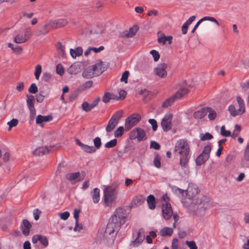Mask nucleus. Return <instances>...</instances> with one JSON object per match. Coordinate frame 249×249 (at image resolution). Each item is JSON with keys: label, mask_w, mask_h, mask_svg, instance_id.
<instances>
[{"label": "nucleus", "mask_w": 249, "mask_h": 249, "mask_svg": "<svg viewBox=\"0 0 249 249\" xmlns=\"http://www.w3.org/2000/svg\"><path fill=\"white\" fill-rule=\"evenodd\" d=\"M126 213L121 208H117L114 214L110 218L105 230V233L111 235V240L114 241L117 233L113 235L115 230L118 231L121 226L125 223Z\"/></svg>", "instance_id": "f257e3e1"}, {"label": "nucleus", "mask_w": 249, "mask_h": 249, "mask_svg": "<svg viewBox=\"0 0 249 249\" xmlns=\"http://www.w3.org/2000/svg\"><path fill=\"white\" fill-rule=\"evenodd\" d=\"M210 198L202 196L194 199L188 206H186L188 212L196 217H202L205 214L207 209L210 207Z\"/></svg>", "instance_id": "f03ea898"}, {"label": "nucleus", "mask_w": 249, "mask_h": 249, "mask_svg": "<svg viewBox=\"0 0 249 249\" xmlns=\"http://www.w3.org/2000/svg\"><path fill=\"white\" fill-rule=\"evenodd\" d=\"M174 152L179 154V164L185 173L189 172L188 161L191 154L189 145L184 140H179L176 143Z\"/></svg>", "instance_id": "7ed1b4c3"}, {"label": "nucleus", "mask_w": 249, "mask_h": 249, "mask_svg": "<svg viewBox=\"0 0 249 249\" xmlns=\"http://www.w3.org/2000/svg\"><path fill=\"white\" fill-rule=\"evenodd\" d=\"M118 185L116 183L107 186L104 190V201L106 206H110L116 198V190Z\"/></svg>", "instance_id": "20e7f679"}, {"label": "nucleus", "mask_w": 249, "mask_h": 249, "mask_svg": "<svg viewBox=\"0 0 249 249\" xmlns=\"http://www.w3.org/2000/svg\"><path fill=\"white\" fill-rule=\"evenodd\" d=\"M188 90L186 88H183L178 91L175 94L166 99L162 104V107H167L171 106L177 99H181L183 96L187 94Z\"/></svg>", "instance_id": "39448f33"}, {"label": "nucleus", "mask_w": 249, "mask_h": 249, "mask_svg": "<svg viewBox=\"0 0 249 249\" xmlns=\"http://www.w3.org/2000/svg\"><path fill=\"white\" fill-rule=\"evenodd\" d=\"M122 114L123 111H119L112 115L106 128V130L107 132H111L115 128L119 120L122 118Z\"/></svg>", "instance_id": "423d86ee"}, {"label": "nucleus", "mask_w": 249, "mask_h": 249, "mask_svg": "<svg viewBox=\"0 0 249 249\" xmlns=\"http://www.w3.org/2000/svg\"><path fill=\"white\" fill-rule=\"evenodd\" d=\"M211 151V146L210 145H206L201 154H200L196 159V164L200 166L205 162L210 157V153Z\"/></svg>", "instance_id": "0eeeda50"}, {"label": "nucleus", "mask_w": 249, "mask_h": 249, "mask_svg": "<svg viewBox=\"0 0 249 249\" xmlns=\"http://www.w3.org/2000/svg\"><path fill=\"white\" fill-rule=\"evenodd\" d=\"M86 176L85 172H79L75 173H68L66 175L65 178L71 181L72 184H75L76 182L83 180Z\"/></svg>", "instance_id": "6e6552de"}, {"label": "nucleus", "mask_w": 249, "mask_h": 249, "mask_svg": "<svg viewBox=\"0 0 249 249\" xmlns=\"http://www.w3.org/2000/svg\"><path fill=\"white\" fill-rule=\"evenodd\" d=\"M91 67L95 74V76H98L107 69L108 66L104 62L98 60L95 64L91 65Z\"/></svg>", "instance_id": "1a4fd4ad"}, {"label": "nucleus", "mask_w": 249, "mask_h": 249, "mask_svg": "<svg viewBox=\"0 0 249 249\" xmlns=\"http://www.w3.org/2000/svg\"><path fill=\"white\" fill-rule=\"evenodd\" d=\"M141 119V117L138 114H133L127 117L125 122V127L126 130H128L132 126L138 123Z\"/></svg>", "instance_id": "9d476101"}, {"label": "nucleus", "mask_w": 249, "mask_h": 249, "mask_svg": "<svg viewBox=\"0 0 249 249\" xmlns=\"http://www.w3.org/2000/svg\"><path fill=\"white\" fill-rule=\"evenodd\" d=\"M173 115L171 114H166L161 122V125L164 131L167 132L172 127Z\"/></svg>", "instance_id": "9b49d317"}, {"label": "nucleus", "mask_w": 249, "mask_h": 249, "mask_svg": "<svg viewBox=\"0 0 249 249\" xmlns=\"http://www.w3.org/2000/svg\"><path fill=\"white\" fill-rule=\"evenodd\" d=\"M167 65L165 63H161L157 65L154 69V72L155 75L160 78H164L167 76V73L166 71Z\"/></svg>", "instance_id": "f8f14e48"}, {"label": "nucleus", "mask_w": 249, "mask_h": 249, "mask_svg": "<svg viewBox=\"0 0 249 249\" xmlns=\"http://www.w3.org/2000/svg\"><path fill=\"white\" fill-rule=\"evenodd\" d=\"M199 192L198 186L193 183L189 184L188 188L186 190V195L187 198L191 201L192 197L197 195Z\"/></svg>", "instance_id": "ddd939ff"}, {"label": "nucleus", "mask_w": 249, "mask_h": 249, "mask_svg": "<svg viewBox=\"0 0 249 249\" xmlns=\"http://www.w3.org/2000/svg\"><path fill=\"white\" fill-rule=\"evenodd\" d=\"M131 139L137 138L138 141H142L145 137L144 130L139 127L134 128L131 132Z\"/></svg>", "instance_id": "4468645a"}, {"label": "nucleus", "mask_w": 249, "mask_h": 249, "mask_svg": "<svg viewBox=\"0 0 249 249\" xmlns=\"http://www.w3.org/2000/svg\"><path fill=\"white\" fill-rule=\"evenodd\" d=\"M162 214L164 219L167 220L173 215V211L171 205L165 203L162 205Z\"/></svg>", "instance_id": "2eb2a0df"}, {"label": "nucleus", "mask_w": 249, "mask_h": 249, "mask_svg": "<svg viewBox=\"0 0 249 249\" xmlns=\"http://www.w3.org/2000/svg\"><path fill=\"white\" fill-rule=\"evenodd\" d=\"M145 236L144 230L142 228L140 229L137 233V238L132 242V245L135 247L138 246L143 242Z\"/></svg>", "instance_id": "dca6fc26"}, {"label": "nucleus", "mask_w": 249, "mask_h": 249, "mask_svg": "<svg viewBox=\"0 0 249 249\" xmlns=\"http://www.w3.org/2000/svg\"><path fill=\"white\" fill-rule=\"evenodd\" d=\"M38 241L44 247H46L48 245V240L47 238L41 234H36L32 238V242L34 244L36 243Z\"/></svg>", "instance_id": "f3484780"}, {"label": "nucleus", "mask_w": 249, "mask_h": 249, "mask_svg": "<svg viewBox=\"0 0 249 249\" xmlns=\"http://www.w3.org/2000/svg\"><path fill=\"white\" fill-rule=\"evenodd\" d=\"M76 143L85 152L93 153L96 152V149L93 146H89L81 142L79 139L75 140Z\"/></svg>", "instance_id": "a211bd4d"}, {"label": "nucleus", "mask_w": 249, "mask_h": 249, "mask_svg": "<svg viewBox=\"0 0 249 249\" xmlns=\"http://www.w3.org/2000/svg\"><path fill=\"white\" fill-rule=\"evenodd\" d=\"M31 227V223L27 219L23 220L20 226L22 232L25 236H27L29 234L30 230Z\"/></svg>", "instance_id": "6ab92c4d"}, {"label": "nucleus", "mask_w": 249, "mask_h": 249, "mask_svg": "<svg viewBox=\"0 0 249 249\" xmlns=\"http://www.w3.org/2000/svg\"><path fill=\"white\" fill-rule=\"evenodd\" d=\"M209 20L215 23L217 25L219 26V23L218 21L213 17L206 16L200 19L195 25L192 31V33H194L196 30L197 29L199 25L203 21Z\"/></svg>", "instance_id": "aec40b11"}, {"label": "nucleus", "mask_w": 249, "mask_h": 249, "mask_svg": "<svg viewBox=\"0 0 249 249\" xmlns=\"http://www.w3.org/2000/svg\"><path fill=\"white\" fill-rule=\"evenodd\" d=\"M52 119L53 117L51 115L42 116L41 115H38L36 118V122L37 124L42 125L43 123L50 122L52 121Z\"/></svg>", "instance_id": "412c9836"}, {"label": "nucleus", "mask_w": 249, "mask_h": 249, "mask_svg": "<svg viewBox=\"0 0 249 249\" xmlns=\"http://www.w3.org/2000/svg\"><path fill=\"white\" fill-rule=\"evenodd\" d=\"M95 74L94 73L91 66H90L85 69L82 72L83 77L87 79H89L93 77H96V76H95Z\"/></svg>", "instance_id": "4be33fe9"}, {"label": "nucleus", "mask_w": 249, "mask_h": 249, "mask_svg": "<svg viewBox=\"0 0 249 249\" xmlns=\"http://www.w3.org/2000/svg\"><path fill=\"white\" fill-rule=\"evenodd\" d=\"M144 197L142 196H137L134 197L131 202L132 207H136L141 205L144 201Z\"/></svg>", "instance_id": "5701e85b"}, {"label": "nucleus", "mask_w": 249, "mask_h": 249, "mask_svg": "<svg viewBox=\"0 0 249 249\" xmlns=\"http://www.w3.org/2000/svg\"><path fill=\"white\" fill-rule=\"evenodd\" d=\"M101 33H98L91 31L88 36V37L90 39L91 42H98L101 39Z\"/></svg>", "instance_id": "b1692460"}, {"label": "nucleus", "mask_w": 249, "mask_h": 249, "mask_svg": "<svg viewBox=\"0 0 249 249\" xmlns=\"http://www.w3.org/2000/svg\"><path fill=\"white\" fill-rule=\"evenodd\" d=\"M100 190L97 188H94L92 191L91 192V195L92 199L94 203H97L100 200Z\"/></svg>", "instance_id": "393cba45"}, {"label": "nucleus", "mask_w": 249, "mask_h": 249, "mask_svg": "<svg viewBox=\"0 0 249 249\" xmlns=\"http://www.w3.org/2000/svg\"><path fill=\"white\" fill-rule=\"evenodd\" d=\"M67 23V20L66 19H58L52 21V26L54 28H60L65 26Z\"/></svg>", "instance_id": "a878e982"}, {"label": "nucleus", "mask_w": 249, "mask_h": 249, "mask_svg": "<svg viewBox=\"0 0 249 249\" xmlns=\"http://www.w3.org/2000/svg\"><path fill=\"white\" fill-rule=\"evenodd\" d=\"M70 54L73 58L79 56L82 54L83 50L81 47H78L75 49H71L70 50Z\"/></svg>", "instance_id": "bb28decb"}, {"label": "nucleus", "mask_w": 249, "mask_h": 249, "mask_svg": "<svg viewBox=\"0 0 249 249\" xmlns=\"http://www.w3.org/2000/svg\"><path fill=\"white\" fill-rule=\"evenodd\" d=\"M209 109L206 107H203L201 109L195 111L194 113V117L196 119H201L206 115V110Z\"/></svg>", "instance_id": "cd10ccee"}, {"label": "nucleus", "mask_w": 249, "mask_h": 249, "mask_svg": "<svg viewBox=\"0 0 249 249\" xmlns=\"http://www.w3.org/2000/svg\"><path fill=\"white\" fill-rule=\"evenodd\" d=\"M147 202L148 207L151 210H153L156 207V199L154 196L152 195H150L147 196Z\"/></svg>", "instance_id": "c85d7f7f"}, {"label": "nucleus", "mask_w": 249, "mask_h": 249, "mask_svg": "<svg viewBox=\"0 0 249 249\" xmlns=\"http://www.w3.org/2000/svg\"><path fill=\"white\" fill-rule=\"evenodd\" d=\"M173 232V230L171 228L164 227L160 231V233L162 236H171Z\"/></svg>", "instance_id": "c756f323"}, {"label": "nucleus", "mask_w": 249, "mask_h": 249, "mask_svg": "<svg viewBox=\"0 0 249 249\" xmlns=\"http://www.w3.org/2000/svg\"><path fill=\"white\" fill-rule=\"evenodd\" d=\"M206 108L209 109L206 110V115L208 113V118L209 119V120L210 121L214 120L217 116L216 112L215 111V110L213 109V108H212L211 107H206Z\"/></svg>", "instance_id": "7c9ffc66"}, {"label": "nucleus", "mask_w": 249, "mask_h": 249, "mask_svg": "<svg viewBox=\"0 0 249 249\" xmlns=\"http://www.w3.org/2000/svg\"><path fill=\"white\" fill-rule=\"evenodd\" d=\"M49 153L48 148L39 147L34 151V154L36 155L42 156Z\"/></svg>", "instance_id": "2f4dec72"}, {"label": "nucleus", "mask_w": 249, "mask_h": 249, "mask_svg": "<svg viewBox=\"0 0 249 249\" xmlns=\"http://www.w3.org/2000/svg\"><path fill=\"white\" fill-rule=\"evenodd\" d=\"M80 70V67L78 65H71L68 69V71L71 74H75L77 73Z\"/></svg>", "instance_id": "473e14b6"}, {"label": "nucleus", "mask_w": 249, "mask_h": 249, "mask_svg": "<svg viewBox=\"0 0 249 249\" xmlns=\"http://www.w3.org/2000/svg\"><path fill=\"white\" fill-rule=\"evenodd\" d=\"M228 109L230 112L231 115L232 116H235L242 114V113L241 112V111H240L238 109H236L233 105H230Z\"/></svg>", "instance_id": "72a5a7b5"}, {"label": "nucleus", "mask_w": 249, "mask_h": 249, "mask_svg": "<svg viewBox=\"0 0 249 249\" xmlns=\"http://www.w3.org/2000/svg\"><path fill=\"white\" fill-rule=\"evenodd\" d=\"M172 36H161L158 39V41L159 43H162L164 44L167 41L168 42V43L169 44H171L172 43Z\"/></svg>", "instance_id": "f704fd0d"}, {"label": "nucleus", "mask_w": 249, "mask_h": 249, "mask_svg": "<svg viewBox=\"0 0 249 249\" xmlns=\"http://www.w3.org/2000/svg\"><path fill=\"white\" fill-rule=\"evenodd\" d=\"M27 105L29 108L34 107L35 98L33 95H27Z\"/></svg>", "instance_id": "c9c22d12"}, {"label": "nucleus", "mask_w": 249, "mask_h": 249, "mask_svg": "<svg viewBox=\"0 0 249 249\" xmlns=\"http://www.w3.org/2000/svg\"><path fill=\"white\" fill-rule=\"evenodd\" d=\"M237 101L239 105V110H240L241 112L243 114L245 111V106L244 104V102L242 98L240 96L237 97Z\"/></svg>", "instance_id": "e433bc0d"}, {"label": "nucleus", "mask_w": 249, "mask_h": 249, "mask_svg": "<svg viewBox=\"0 0 249 249\" xmlns=\"http://www.w3.org/2000/svg\"><path fill=\"white\" fill-rule=\"evenodd\" d=\"M27 40L24 35H18L15 36L14 41L16 43H22L25 42Z\"/></svg>", "instance_id": "4c0bfd02"}, {"label": "nucleus", "mask_w": 249, "mask_h": 249, "mask_svg": "<svg viewBox=\"0 0 249 249\" xmlns=\"http://www.w3.org/2000/svg\"><path fill=\"white\" fill-rule=\"evenodd\" d=\"M92 84L93 82L92 81H87L79 87V89L81 91L85 90L86 89L91 88L92 86Z\"/></svg>", "instance_id": "58836bf2"}, {"label": "nucleus", "mask_w": 249, "mask_h": 249, "mask_svg": "<svg viewBox=\"0 0 249 249\" xmlns=\"http://www.w3.org/2000/svg\"><path fill=\"white\" fill-rule=\"evenodd\" d=\"M80 212V211L78 209H74V213H73V217L75 219V226L73 229L74 231H76L77 230V227L78 226V216L79 213Z\"/></svg>", "instance_id": "ea45409f"}, {"label": "nucleus", "mask_w": 249, "mask_h": 249, "mask_svg": "<svg viewBox=\"0 0 249 249\" xmlns=\"http://www.w3.org/2000/svg\"><path fill=\"white\" fill-rule=\"evenodd\" d=\"M113 96H114V94H112L108 92L105 93L102 98L103 102L105 103L109 102L111 99H115L112 97Z\"/></svg>", "instance_id": "a19ab883"}, {"label": "nucleus", "mask_w": 249, "mask_h": 249, "mask_svg": "<svg viewBox=\"0 0 249 249\" xmlns=\"http://www.w3.org/2000/svg\"><path fill=\"white\" fill-rule=\"evenodd\" d=\"M138 29L137 27L135 28H130L128 32H127V33L125 34V36L126 37H132L135 35L137 33Z\"/></svg>", "instance_id": "79ce46f5"}, {"label": "nucleus", "mask_w": 249, "mask_h": 249, "mask_svg": "<svg viewBox=\"0 0 249 249\" xmlns=\"http://www.w3.org/2000/svg\"><path fill=\"white\" fill-rule=\"evenodd\" d=\"M124 129L123 126H119L114 132V135L115 137L119 138L121 137L124 132Z\"/></svg>", "instance_id": "37998d69"}, {"label": "nucleus", "mask_w": 249, "mask_h": 249, "mask_svg": "<svg viewBox=\"0 0 249 249\" xmlns=\"http://www.w3.org/2000/svg\"><path fill=\"white\" fill-rule=\"evenodd\" d=\"M94 147L95 149H99L101 146L102 142L100 138L97 137L93 139Z\"/></svg>", "instance_id": "c03bdc74"}, {"label": "nucleus", "mask_w": 249, "mask_h": 249, "mask_svg": "<svg viewBox=\"0 0 249 249\" xmlns=\"http://www.w3.org/2000/svg\"><path fill=\"white\" fill-rule=\"evenodd\" d=\"M117 143V140L116 139L111 140V141L107 142L105 144V147L106 148H112L115 146Z\"/></svg>", "instance_id": "a18cd8bd"}, {"label": "nucleus", "mask_w": 249, "mask_h": 249, "mask_svg": "<svg viewBox=\"0 0 249 249\" xmlns=\"http://www.w3.org/2000/svg\"><path fill=\"white\" fill-rule=\"evenodd\" d=\"M18 121L17 119L13 118L10 122L7 123L9 125L8 131H10L12 127L16 126L18 124Z\"/></svg>", "instance_id": "49530a36"}, {"label": "nucleus", "mask_w": 249, "mask_h": 249, "mask_svg": "<svg viewBox=\"0 0 249 249\" xmlns=\"http://www.w3.org/2000/svg\"><path fill=\"white\" fill-rule=\"evenodd\" d=\"M213 138V135L208 132H206L204 134H202L200 135V140L203 141L211 140Z\"/></svg>", "instance_id": "de8ad7c7"}, {"label": "nucleus", "mask_w": 249, "mask_h": 249, "mask_svg": "<svg viewBox=\"0 0 249 249\" xmlns=\"http://www.w3.org/2000/svg\"><path fill=\"white\" fill-rule=\"evenodd\" d=\"M221 135L224 137H229L231 135V132L229 130H226L224 125L221 126L220 129Z\"/></svg>", "instance_id": "09e8293b"}, {"label": "nucleus", "mask_w": 249, "mask_h": 249, "mask_svg": "<svg viewBox=\"0 0 249 249\" xmlns=\"http://www.w3.org/2000/svg\"><path fill=\"white\" fill-rule=\"evenodd\" d=\"M41 66L40 65H37L36 67L35 72V75L36 77V80H38L39 78V76L41 72Z\"/></svg>", "instance_id": "8fccbe9b"}, {"label": "nucleus", "mask_w": 249, "mask_h": 249, "mask_svg": "<svg viewBox=\"0 0 249 249\" xmlns=\"http://www.w3.org/2000/svg\"><path fill=\"white\" fill-rule=\"evenodd\" d=\"M129 72L128 71H124L122 75V77L120 79L121 82H124L125 83H127V79L129 76Z\"/></svg>", "instance_id": "3c124183"}, {"label": "nucleus", "mask_w": 249, "mask_h": 249, "mask_svg": "<svg viewBox=\"0 0 249 249\" xmlns=\"http://www.w3.org/2000/svg\"><path fill=\"white\" fill-rule=\"evenodd\" d=\"M42 78L44 81L46 82H49L52 79V75L49 72H44L43 74Z\"/></svg>", "instance_id": "603ef678"}, {"label": "nucleus", "mask_w": 249, "mask_h": 249, "mask_svg": "<svg viewBox=\"0 0 249 249\" xmlns=\"http://www.w3.org/2000/svg\"><path fill=\"white\" fill-rule=\"evenodd\" d=\"M154 164L157 168H160V157L159 155L155 156L154 160Z\"/></svg>", "instance_id": "864d4df0"}, {"label": "nucleus", "mask_w": 249, "mask_h": 249, "mask_svg": "<svg viewBox=\"0 0 249 249\" xmlns=\"http://www.w3.org/2000/svg\"><path fill=\"white\" fill-rule=\"evenodd\" d=\"M56 73L60 75H62L64 74V70L61 64H59L56 66Z\"/></svg>", "instance_id": "5fc2aeb1"}, {"label": "nucleus", "mask_w": 249, "mask_h": 249, "mask_svg": "<svg viewBox=\"0 0 249 249\" xmlns=\"http://www.w3.org/2000/svg\"><path fill=\"white\" fill-rule=\"evenodd\" d=\"M150 53L153 56L155 61H157L159 59L160 55L158 51L152 50L150 51Z\"/></svg>", "instance_id": "6e6d98bb"}, {"label": "nucleus", "mask_w": 249, "mask_h": 249, "mask_svg": "<svg viewBox=\"0 0 249 249\" xmlns=\"http://www.w3.org/2000/svg\"><path fill=\"white\" fill-rule=\"evenodd\" d=\"M185 244L188 246L190 249H197V246L196 245L195 242L194 241H186Z\"/></svg>", "instance_id": "4d7b16f0"}, {"label": "nucleus", "mask_w": 249, "mask_h": 249, "mask_svg": "<svg viewBox=\"0 0 249 249\" xmlns=\"http://www.w3.org/2000/svg\"><path fill=\"white\" fill-rule=\"evenodd\" d=\"M30 93L35 94L37 91V88L35 83H33L31 85L28 89Z\"/></svg>", "instance_id": "13d9d810"}, {"label": "nucleus", "mask_w": 249, "mask_h": 249, "mask_svg": "<svg viewBox=\"0 0 249 249\" xmlns=\"http://www.w3.org/2000/svg\"><path fill=\"white\" fill-rule=\"evenodd\" d=\"M174 192L177 195H181L182 196H184V194H186V190L181 189L177 187H175L173 189Z\"/></svg>", "instance_id": "bf43d9fd"}, {"label": "nucleus", "mask_w": 249, "mask_h": 249, "mask_svg": "<svg viewBox=\"0 0 249 249\" xmlns=\"http://www.w3.org/2000/svg\"><path fill=\"white\" fill-rule=\"evenodd\" d=\"M82 109L86 112H88L91 110L92 109L90 107L89 104L87 102H84L82 104Z\"/></svg>", "instance_id": "052dcab7"}, {"label": "nucleus", "mask_w": 249, "mask_h": 249, "mask_svg": "<svg viewBox=\"0 0 249 249\" xmlns=\"http://www.w3.org/2000/svg\"><path fill=\"white\" fill-rule=\"evenodd\" d=\"M148 122L152 126V129L153 131H156L158 128V125L156 121L153 119H150L148 120Z\"/></svg>", "instance_id": "680f3d73"}, {"label": "nucleus", "mask_w": 249, "mask_h": 249, "mask_svg": "<svg viewBox=\"0 0 249 249\" xmlns=\"http://www.w3.org/2000/svg\"><path fill=\"white\" fill-rule=\"evenodd\" d=\"M100 99V97H97L91 104H89V106L91 109L98 105Z\"/></svg>", "instance_id": "e2e57ef3"}, {"label": "nucleus", "mask_w": 249, "mask_h": 249, "mask_svg": "<svg viewBox=\"0 0 249 249\" xmlns=\"http://www.w3.org/2000/svg\"><path fill=\"white\" fill-rule=\"evenodd\" d=\"M150 147L155 150H159L160 148V145L155 141H151L150 142Z\"/></svg>", "instance_id": "0e129e2a"}, {"label": "nucleus", "mask_w": 249, "mask_h": 249, "mask_svg": "<svg viewBox=\"0 0 249 249\" xmlns=\"http://www.w3.org/2000/svg\"><path fill=\"white\" fill-rule=\"evenodd\" d=\"M59 215L62 219L66 220L69 218L70 216V213L68 212H65L64 213H59Z\"/></svg>", "instance_id": "69168bd1"}, {"label": "nucleus", "mask_w": 249, "mask_h": 249, "mask_svg": "<svg viewBox=\"0 0 249 249\" xmlns=\"http://www.w3.org/2000/svg\"><path fill=\"white\" fill-rule=\"evenodd\" d=\"M178 240L177 238H174L172 242V249H178Z\"/></svg>", "instance_id": "338daca9"}, {"label": "nucleus", "mask_w": 249, "mask_h": 249, "mask_svg": "<svg viewBox=\"0 0 249 249\" xmlns=\"http://www.w3.org/2000/svg\"><path fill=\"white\" fill-rule=\"evenodd\" d=\"M244 156L247 161H249V147L246 146L244 152Z\"/></svg>", "instance_id": "774afa93"}]
</instances>
